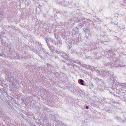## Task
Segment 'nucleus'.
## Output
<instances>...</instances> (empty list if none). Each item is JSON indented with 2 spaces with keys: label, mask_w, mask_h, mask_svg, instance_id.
Listing matches in <instances>:
<instances>
[{
  "label": "nucleus",
  "mask_w": 126,
  "mask_h": 126,
  "mask_svg": "<svg viewBox=\"0 0 126 126\" xmlns=\"http://www.w3.org/2000/svg\"><path fill=\"white\" fill-rule=\"evenodd\" d=\"M89 107L88 106H86V109H88V108Z\"/></svg>",
  "instance_id": "obj_2"
},
{
  "label": "nucleus",
  "mask_w": 126,
  "mask_h": 126,
  "mask_svg": "<svg viewBox=\"0 0 126 126\" xmlns=\"http://www.w3.org/2000/svg\"><path fill=\"white\" fill-rule=\"evenodd\" d=\"M83 80L81 79L80 80V82L81 83V84L82 85H84V83H83Z\"/></svg>",
  "instance_id": "obj_1"
},
{
  "label": "nucleus",
  "mask_w": 126,
  "mask_h": 126,
  "mask_svg": "<svg viewBox=\"0 0 126 126\" xmlns=\"http://www.w3.org/2000/svg\"><path fill=\"white\" fill-rule=\"evenodd\" d=\"M92 85H93V84H92Z\"/></svg>",
  "instance_id": "obj_3"
}]
</instances>
